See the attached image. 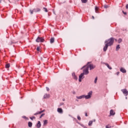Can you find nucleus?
Masks as SVG:
<instances>
[{"mask_svg":"<svg viewBox=\"0 0 128 128\" xmlns=\"http://www.w3.org/2000/svg\"><path fill=\"white\" fill-rule=\"evenodd\" d=\"M114 38H111L106 40L104 42L105 46L104 48V52H106L108 46H110L114 44Z\"/></svg>","mask_w":128,"mask_h":128,"instance_id":"nucleus-1","label":"nucleus"},{"mask_svg":"<svg viewBox=\"0 0 128 128\" xmlns=\"http://www.w3.org/2000/svg\"><path fill=\"white\" fill-rule=\"evenodd\" d=\"M84 68L83 70V72L82 74H88L90 73V72H88V66H87L86 65V66H83L81 70H82V68Z\"/></svg>","mask_w":128,"mask_h":128,"instance_id":"nucleus-2","label":"nucleus"},{"mask_svg":"<svg viewBox=\"0 0 128 128\" xmlns=\"http://www.w3.org/2000/svg\"><path fill=\"white\" fill-rule=\"evenodd\" d=\"M92 92L90 91L88 92V95H84V98H85L86 100H88L92 98Z\"/></svg>","mask_w":128,"mask_h":128,"instance_id":"nucleus-3","label":"nucleus"},{"mask_svg":"<svg viewBox=\"0 0 128 128\" xmlns=\"http://www.w3.org/2000/svg\"><path fill=\"white\" fill-rule=\"evenodd\" d=\"M36 42H44V39L42 38L38 37L36 40Z\"/></svg>","mask_w":128,"mask_h":128,"instance_id":"nucleus-4","label":"nucleus"},{"mask_svg":"<svg viewBox=\"0 0 128 128\" xmlns=\"http://www.w3.org/2000/svg\"><path fill=\"white\" fill-rule=\"evenodd\" d=\"M87 66H88V68H90V70H94L96 68V66L92 64H88L86 65Z\"/></svg>","mask_w":128,"mask_h":128,"instance_id":"nucleus-5","label":"nucleus"},{"mask_svg":"<svg viewBox=\"0 0 128 128\" xmlns=\"http://www.w3.org/2000/svg\"><path fill=\"white\" fill-rule=\"evenodd\" d=\"M84 74L83 73H82L80 76H79V82H82V80L83 78H84Z\"/></svg>","mask_w":128,"mask_h":128,"instance_id":"nucleus-6","label":"nucleus"},{"mask_svg":"<svg viewBox=\"0 0 128 128\" xmlns=\"http://www.w3.org/2000/svg\"><path fill=\"white\" fill-rule=\"evenodd\" d=\"M121 91L124 94V96H128V91L126 89H122L121 90Z\"/></svg>","mask_w":128,"mask_h":128,"instance_id":"nucleus-7","label":"nucleus"},{"mask_svg":"<svg viewBox=\"0 0 128 128\" xmlns=\"http://www.w3.org/2000/svg\"><path fill=\"white\" fill-rule=\"evenodd\" d=\"M120 71L122 72H123V74H126V69H124V68H120Z\"/></svg>","mask_w":128,"mask_h":128,"instance_id":"nucleus-8","label":"nucleus"},{"mask_svg":"<svg viewBox=\"0 0 128 128\" xmlns=\"http://www.w3.org/2000/svg\"><path fill=\"white\" fill-rule=\"evenodd\" d=\"M57 111L58 112H59V114H62V112H64V111H62V108H58Z\"/></svg>","mask_w":128,"mask_h":128,"instance_id":"nucleus-9","label":"nucleus"},{"mask_svg":"<svg viewBox=\"0 0 128 128\" xmlns=\"http://www.w3.org/2000/svg\"><path fill=\"white\" fill-rule=\"evenodd\" d=\"M37 10H30V12L31 14H34V12H40V9H36Z\"/></svg>","mask_w":128,"mask_h":128,"instance_id":"nucleus-10","label":"nucleus"},{"mask_svg":"<svg viewBox=\"0 0 128 128\" xmlns=\"http://www.w3.org/2000/svg\"><path fill=\"white\" fill-rule=\"evenodd\" d=\"M72 76L74 80H78V76H76V74L72 73Z\"/></svg>","mask_w":128,"mask_h":128,"instance_id":"nucleus-11","label":"nucleus"},{"mask_svg":"<svg viewBox=\"0 0 128 128\" xmlns=\"http://www.w3.org/2000/svg\"><path fill=\"white\" fill-rule=\"evenodd\" d=\"M116 114V112L114 111V110H110V116H114Z\"/></svg>","mask_w":128,"mask_h":128,"instance_id":"nucleus-12","label":"nucleus"},{"mask_svg":"<svg viewBox=\"0 0 128 128\" xmlns=\"http://www.w3.org/2000/svg\"><path fill=\"white\" fill-rule=\"evenodd\" d=\"M76 98H78V100H82V98H84V95H82L80 96H76Z\"/></svg>","mask_w":128,"mask_h":128,"instance_id":"nucleus-13","label":"nucleus"},{"mask_svg":"<svg viewBox=\"0 0 128 128\" xmlns=\"http://www.w3.org/2000/svg\"><path fill=\"white\" fill-rule=\"evenodd\" d=\"M40 126H42V124H40V122L38 121L36 124V127L38 128H40Z\"/></svg>","mask_w":128,"mask_h":128,"instance_id":"nucleus-14","label":"nucleus"},{"mask_svg":"<svg viewBox=\"0 0 128 128\" xmlns=\"http://www.w3.org/2000/svg\"><path fill=\"white\" fill-rule=\"evenodd\" d=\"M44 112V110L40 111V112H36V114H34V116H36V114H42V112Z\"/></svg>","mask_w":128,"mask_h":128,"instance_id":"nucleus-15","label":"nucleus"},{"mask_svg":"<svg viewBox=\"0 0 128 128\" xmlns=\"http://www.w3.org/2000/svg\"><path fill=\"white\" fill-rule=\"evenodd\" d=\"M104 64H105V66H107V68H109V70L112 69V67H110V65L108 64L104 63Z\"/></svg>","mask_w":128,"mask_h":128,"instance_id":"nucleus-16","label":"nucleus"},{"mask_svg":"<svg viewBox=\"0 0 128 128\" xmlns=\"http://www.w3.org/2000/svg\"><path fill=\"white\" fill-rule=\"evenodd\" d=\"M50 44H54V38H52L50 39Z\"/></svg>","mask_w":128,"mask_h":128,"instance_id":"nucleus-17","label":"nucleus"},{"mask_svg":"<svg viewBox=\"0 0 128 128\" xmlns=\"http://www.w3.org/2000/svg\"><path fill=\"white\" fill-rule=\"evenodd\" d=\"M50 98V94H45L44 96V98Z\"/></svg>","mask_w":128,"mask_h":128,"instance_id":"nucleus-18","label":"nucleus"},{"mask_svg":"<svg viewBox=\"0 0 128 128\" xmlns=\"http://www.w3.org/2000/svg\"><path fill=\"white\" fill-rule=\"evenodd\" d=\"M10 64H6L5 68H10Z\"/></svg>","mask_w":128,"mask_h":128,"instance_id":"nucleus-19","label":"nucleus"},{"mask_svg":"<svg viewBox=\"0 0 128 128\" xmlns=\"http://www.w3.org/2000/svg\"><path fill=\"white\" fill-rule=\"evenodd\" d=\"M28 126H29V128H32V123L29 122H28Z\"/></svg>","mask_w":128,"mask_h":128,"instance_id":"nucleus-20","label":"nucleus"},{"mask_svg":"<svg viewBox=\"0 0 128 128\" xmlns=\"http://www.w3.org/2000/svg\"><path fill=\"white\" fill-rule=\"evenodd\" d=\"M44 126H46V124H48V120H44Z\"/></svg>","mask_w":128,"mask_h":128,"instance_id":"nucleus-21","label":"nucleus"},{"mask_svg":"<svg viewBox=\"0 0 128 128\" xmlns=\"http://www.w3.org/2000/svg\"><path fill=\"white\" fill-rule=\"evenodd\" d=\"M120 45H118L116 46V51L118 50H120Z\"/></svg>","mask_w":128,"mask_h":128,"instance_id":"nucleus-22","label":"nucleus"},{"mask_svg":"<svg viewBox=\"0 0 128 128\" xmlns=\"http://www.w3.org/2000/svg\"><path fill=\"white\" fill-rule=\"evenodd\" d=\"M47 58V56H42V57H41V60H44V58Z\"/></svg>","mask_w":128,"mask_h":128,"instance_id":"nucleus-23","label":"nucleus"},{"mask_svg":"<svg viewBox=\"0 0 128 128\" xmlns=\"http://www.w3.org/2000/svg\"><path fill=\"white\" fill-rule=\"evenodd\" d=\"M82 2H83L84 4H86V2H88V0H81Z\"/></svg>","mask_w":128,"mask_h":128,"instance_id":"nucleus-24","label":"nucleus"},{"mask_svg":"<svg viewBox=\"0 0 128 128\" xmlns=\"http://www.w3.org/2000/svg\"><path fill=\"white\" fill-rule=\"evenodd\" d=\"M92 121L90 120L88 122V126H92Z\"/></svg>","mask_w":128,"mask_h":128,"instance_id":"nucleus-25","label":"nucleus"},{"mask_svg":"<svg viewBox=\"0 0 128 128\" xmlns=\"http://www.w3.org/2000/svg\"><path fill=\"white\" fill-rule=\"evenodd\" d=\"M122 42V38H119V40H118V44H120Z\"/></svg>","mask_w":128,"mask_h":128,"instance_id":"nucleus-26","label":"nucleus"},{"mask_svg":"<svg viewBox=\"0 0 128 128\" xmlns=\"http://www.w3.org/2000/svg\"><path fill=\"white\" fill-rule=\"evenodd\" d=\"M97 82H98V77H96L94 80V84H96Z\"/></svg>","mask_w":128,"mask_h":128,"instance_id":"nucleus-27","label":"nucleus"},{"mask_svg":"<svg viewBox=\"0 0 128 128\" xmlns=\"http://www.w3.org/2000/svg\"><path fill=\"white\" fill-rule=\"evenodd\" d=\"M98 6H96L95 10L96 12H98Z\"/></svg>","mask_w":128,"mask_h":128,"instance_id":"nucleus-28","label":"nucleus"},{"mask_svg":"<svg viewBox=\"0 0 128 128\" xmlns=\"http://www.w3.org/2000/svg\"><path fill=\"white\" fill-rule=\"evenodd\" d=\"M30 118L32 120H35L36 117L32 116V117H30Z\"/></svg>","mask_w":128,"mask_h":128,"instance_id":"nucleus-29","label":"nucleus"},{"mask_svg":"<svg viewBox=\"0 0 128 128\" xmlns=\"http://www.w3.org/2000/svg\"><path fill=\"white\" fill-rule=\"evenodd\" d=\"M44 12H48V9H46V8H44Z\"/></svg>","mask_w":128,"mask_h":128,"instance_id":"nucleus-30","label":"nucleus"},{"mask_svg":"<svg viewBox=\"0 0 128 128\" xmlns=\"http://www.w3.org/2000/svg\"><path fill=\"white\" fill-rule=\"evenodd\" d=\"M22 118H24L25 120H28V118H26V116H23Z\"/></svg>","mask_w":128,"mask_h":128,"instance_id":"nucleus-31","label":"nucleus"},{"mask_svg":"<svg viewBox=\"0 0 128 128\" xmlns=\"http://www.w3.org/2000/svg\"><path fill=\"white\" fill-rule=\"evenodd\" d=\"M78 120H81L80 116H78Z\"/></svg>","mask_w":128,"mask_h":128,"instance_id":"nucleus-32","label":"nucleus"},{"mask_svg":"<svg viewBox=\"0 0 128 128\" xmlns=\"http://www.w3.org/2000/svg\"><path fill=\"white\" fill-rule=\"evenodd\" d=\"M36 50H37L38 52H40V47H38V48H36Z\"/></svg>","mask_w":128,"mask_h":128,"instance_id":"nucleus-33","label":"nucleus"},{"mask_svg":"<svg viewBox=\"0 0 128 128\" xmlns=\"http://www.w3.org/2000/svg\"><path fill=\"white\" fill-rule=\"evenodd\" d=\"M46 88L47 92H50V88L46 87Z\"/></svg>","mask_w":128,"mask_h":128,"instance_id":"nucleus-34","label":"nucleus"},{"mask_svg":"<svg viewBox=\"0 0 128 128\" xmlns=\"http://www.w3.org/2000/svg\"><path fill=\"white\" fill-rule=\"evenodd\" d=\"M104 8H108V6L107 5H104Z\"/></svg>","mask_w":128,"mask_h":128,"instance_id":"nucleus-35","label":"nucleus"},{"mask_svg":"<svg viewBox=\"0 0 128 128\" xmlns=\"http://www.w3.org/2000/svg\"><path fill=\"white\" fill-rule=\"evenodd\" d=\"M106 128H110V126H106Z\"/></svg>","mask_w":128,"mask_h":128,"instance_id":"nucleus-36","label":"nucleus"},{"mask_svg":"<svg viewBox=\"0 0 128 128\" xmlns=\"http://www.w3.org/2000/svg\"><path fill=\"white\" fill-rule=\"evenodd\" d=\"M64 103H60V106H64Z\"/></svg>","mask_w":128,"mask_h":128,"instance_id":"nucleus-37","label":"nucleus"},{"mask_svg":"<svg viewBox=\"0 0 128 128\" xmlns=\"http://www.w3.org/2000/svg\"><path fill=\"white\" fill-rule=\"evenodd\" d=\"M118 74H120V72H116V75H117V76H118Z\"/></svg>","mask_w":128,"mask_h":128,"instance_id":"nucleus-38","label":"nucleus"},{"mask_svg":"<svg viewBox=\"0 0 128 128\" xmlns=\"http://www.w3.org/2000/svg\"><path fill=\"white\" fill-rule=\"evenodd\" d=\"M85 116H88V113H85Z\"/></svg>","mask_w":128,"mask_h":128,"instance_id":"nucleus-39","label":"nucleus"},{"mask_svg":"<svg viewBox=\"0 0 128 128\" xmlns=\"http://www.w3.org/2000/svg\"><path fill=\"white\" fill-rule=\"evenodd\" d=\"M44 116V114H41L40 116L42 117V116Z\"/></svg>","mask_w":128,"mask_h":128,"instance_id":"nucleus-40","label":"nucleus"},{"mask_svg":"<svg viewBox=\"0 0 128 128\" xmlns=\"http://www.w3.org/2000/svg\"><path fill=\"white\" fill-rule=\"evenodd\" d=\"M126 8H128V4H127L126 5Z\"/></svg>","mask_w":128,"mask_h":128,"instance_id":"nucleus-41","label":"nucleus"},{"mask_svg":"<svg viewBox=\"0 0 128 128\" xmlns=\"http://www.w3.org/2000/svg\"><path fill=\"white\" fill-rule=\"evenodd\" d=\"M122 12L124 14H126V12H124V11H122Z\"/></svg>","mask_w":128,"mask_h":128,"instance_id":"nucleus-42","label":"nucleus"},{"mask_svg":"<svg viewBox=\"0 0 128 128\" xmlns=\"http://www.w3.org/2000/svg\"><path fill=\"white\" fill-rule=\"evenodd\" d=\"M92 18L93 20L94 19V16H92Z\"/></svg>","mask_w":128,"mask_h":128,"instance_id":"nucleus-43","label":"nucleus"},{"mask_svg":"<svg viewBox=\"0 0 128 128\" xmlns=\"http://www.w3.org/2000/svg\"><path fill=\"white\" fill-rule=\"evenodd\" d=\"M63 102H64L65 100L64 98L62 99Z\"/></svg>","mask_w":128,"mask_h":128,"instance_id":"nucleus-44","label":"nucleus"},{"mask_svg":"<svg viewBox=\"0 0 128 128\" xmlns=\"http://www.w3.org/2000/svg\"><path fill=\"white\" fill-rule=\"evenodd\" d=\"M116 42H118V40L115 39Z\"/></svg>","mask_w":128,"mask_h":128,"instance_id":"nucleus-45","label":"nucleus"},{"mask_svg":"<svg viewBox=\"0 0 128 128\" xmlns=\"http://www.w3.org/2000/svg\"><path fill=\"white\" fill-rule=\"evenodd\" d=\"M2 0H0V3H1V2H2Z\"/></svg>","mask_w":128,"mask_h":128,"instance_id":"nucleus-46","label":"nucleus"},{"mask_svg":"<svg viewBox=\"0 0 128 128\" xmlns=\"http://www.w3.org/2000/svg\"><path fill=\"white\" fill-rule=\"evenodd\" d=\"M42 118V116H40V118Z\"/></svg>","mask_w":128,"mask_h":128,"instance_id":"nucleus-47","label":"nucleus"},{"mask_svg":"<svg viewBox=\"0 0 128 128\" xmlns=\"http://www.w3.org/2000/svg\"><path fill=\"white\" fill-rule=\"evenodd\" d=\"M66 14H68V12H66Z\"/></svg>","mask_w":128,"mask_h":128,"instance_id":"nucleus-48","label":"nucleus"}]
</instances>
